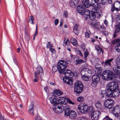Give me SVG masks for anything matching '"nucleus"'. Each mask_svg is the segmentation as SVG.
I'll return each instance as SVG.
<instances>
[{"label": "nucleus", "mask_w": 120, "mask_h": 120, "mask_svg": "<svg viewBox=\"0 0 120 120\" xmlns=\"http://www.w3.org/2000/svg\"><path fill=\"white\" fill-rule=\"evenodd\" d=\"M91 15H90V11L87 9H85L83 12V15L86 19L90 18L92 20L94 19L96 17H99L101 15L100 12L98 11L95 8H92L91 11Z\"/></svg>", "instance_id": "f257e3e1"}, {"label": "nucleus", "mask_w": 120, "mask_h": 120, "mask_svg": "<svg viewBox=\"0 0 120 120\" xmlns=\"http://www.w3.org/2000/svg\"><path fill=\"white\" fill-rule=\"evenodd\" d=\"M67 63L66 62L63 60L60 61L58 63L57 67L56 66H53L52 68V71L55 72L57 70L60 73H62L64 71V69L67 66Z\"/></svg>", "instance_id": "f03ea898"}, {"label": "nucleus", "mask_w": 120, "mask_h": 120, "mask_svg": "<svg viewBox=\"0 0 120 120\" xmlns=\"http://www.w3.org/2000/svg\"><path fill=\"white\" fill-rule=\"evenodd\" d=\"M115 77L114 73L110 70H105L104 71L102 75V79L106 80L112 79Z\"/></svg>", "instance_id": "7ed1b4c3"}, {"label": "nucleus", "mask_w": 120, "mask_h": 120, "mask_svg": "<svg viewBox=\"0 0 120 120\" xmlns=\"http://www.w3.org/2000/svg\"><path fill=\"white\" fill-rule=\"evenodd\" d=\"M113 85L112 83L111 84L110 82L107 85V90H106L102 91L101 93V95L102 97L104 98L106 96L111 98L112 97V91L110 90V88L112 87V86Z\"/></svg>", "instance_id": "20e7f679"}, {"label": "nucleus", "mask_w": 120, "mask_h": 120, "mask_svg": "<svg viewBox=\"0 0 120 120\" xmlns=\"http://www.w3.org/2000/svg\"><path fill=\"white\" fill-rule=\"evenodd\" d=\"M112 83L113 85L112 87L110 88V90L112 91V97H118L120 94V91L119 89V87L117 83L114 82H110L111 84Z\"/></svg>", "instance_id": "39448f33"}, {"label": "nucleus", "mask_w": 120, "mask_h": 120, "mask_svg": "<svg viewBox=\"0 0 120 120\" xmlns=\"http://www.w3.org/2000/svg\"><path fill=\"white\" fill-rule=\"evenodd\" d=\"M97 1L95 0H82V2L85 7L86 8L89 7L91 5L94 7H98V4Z\"/></svg>", "instance_id": "423d86ee"}, {"label": "nucleus", "mask_w": 120, "mask_h": 120, "mask_svg": "<svg viewBox=\"0 0 120 120\" xmlns=\"http://www.w3.org/2000/svg\"><path fill=\"white\" fill-rule=\"evenodd\" d=\"M83 87L81 82L77 81L74 84V92L78 94H80L82 91Z\"/></svg>", "instance_id": "0eeeda50"}, {"label": "nucleus", "mask_w": 120, "mask_h": 120, "mask_svg": "<svg viewBox=\"0 0 120 120\" xmlns=\"http://www.w3.org/2000/svg\"><path fill=\"white\" fill-rule=\"evenodd\" d=\"M115 10L116 11H120V2L116 1L114 2L113 4L112 5L111 9V12L113 13Z\"/></svg>", "instance_id": "6e6552de"}, {"label": "nucleus", "mask_w": 120, "mask_h": 120, "mask_svg": "<svg viewBox=\"0 0 120 120\" xmlns=\"http://www.w3.org/2000/svg\"><path fill=\"white\" fill-rule=\"evenodd\" d=\"M35 76L37 77V75L40 77L41 78L43 77L44 72L43 69L40 66H38L36 69V71L35 72Z\"/></svg>", "instance_id": "1a4fd4ad"}, {"label": "nucleus", "mask_w": 120, "mask_h": 120, "mask_svg": "<svg viewBox=\"0 0 120 120\" xmlns=\"http://www.w3.org/2000/svg\"><path fill=\"white\" fill-rule=\"evenodd\" d=\"M113 103L112 100L111 99H108L104 102V105L106 108L110 109L113 106Z\"/></svg>", "instance_id": "9d476101"}, {"label": "nucleus", "mask_w": 120, "mask_h": 120, "mask_svg": "<svg viewBox=\"0 0 120 120\" xmlns=\"http://www.w3.org/2000/svg\"><path fill=\"white\" fill-rule=\"evenodd\" d=\"M92 79L93 82L91 84V85L93 86L96 87L98 83L100 81V77L98 75H94L92 76Z\"/></svg>", "instance_id": "9b49d317"}, {"label": "nucleus", "mask_w": 120, "mask_h": 120, "mask_svg": "<svg viewBox=\"0 0 120 120\" xmlns=\"http://www.w3.org/2000/svg\"><path fill=\"white\" fill-rule=\"evenodd\" d=\"M112 112L116 116H118L120 114V105H117L113 107Z\"/></svg>", "instance_id": "f8f14e48"}, {"label": "nucleus", "mask_w": 120, "mask_h": 120, "mask_svg": "<svg viewBox=\"0 0 120 120\" xmlns=\"http://www.w3.org/2000/svg\"><path fill=\"white\" fill-rule=\"evenodd\" d=\"M78 109L82 113H85L87 112L88 107L87 105L81 104L79 106Z\"/></svg>", "instance_id": "ddd939ff"}, {"label": "nucleus", "mask_w": 120, "mask_h": 120, "mask_svg": "<svg viewBox=\"0 0 120 120\" xmlns=\"http://www.w3.org/2000/svg\"><path fill=\"white\" fill-rule=\"evenodd\" d=\"M65 69H64V71L63 73L62 74H63L65 76V77H68L71 76H73L74 75V74L71 71L69 70H64ZM75 73L76 75L77 76V75L79 74V73L78 72H75L74 74L75 75Z\"/></svg>", "instance_id": "4468645a"}, {"label": "nucleus", "mask_w": 120, "mask_h": 120, "mask_svg": "<svg viewBox=\"0 0 120 120\" xmlns=\"http://www.w3.org/2000/svg\"><path fill=\"white\" fill-rule=\"evenodd\" d=\"M101 112L98 111H95L91 113V117L93 120H97L99 118V116Z\"/></svg>", "instance_id": "2eb2a0df"}, {"label": "nucleus", "mask_w": 120, "mask_h": 120, "mask_svg": "<svg viewBox=\"0 0 120 120\" xmlns=\"http://www.w3.org/2000/svg\"><path fill=\"white\" fill-rule=\"evenodd\" d=\"M63 80L64 82L68 85H72V80L71 77H64L63 78Z\"/></svg>", "instance_id": "dca6fc26"}, {"label": "nucleus", "mask_w": 120, "mask_h": 120, "mask_svg": "<svg viewBox=\"0 0 120 120\" xmlns=\"http://www.w3.org/2000/svg\"><path fill=\"white\" fill-rule=\"evenodd\" d=\"M120 32V24H119L115 25V31L113 35L114 38H116L118 36Z\"/></svg>", "instance_id": "f3484780"}, {"label": "nucleus", "mask_w": 120, "mask_h": 120, "mask_svg": "<svg viewBox=\"0 0 120 120\" xmlns=\"http://www.w3.org/2000/svg\"><path fill=\"white\" fill-rule=\"evenodd\" d=\"M91 70L88 68H84L81 72V74H84L90 77L91 75Z\"/></svg>", "instance_id": "a211bd4d"}, {"label": "nucleus", "mask_w": 120, "mask_h": 120, "mask_svg": "<svg viewBox=\"0 0 120 120\" xmlns=\"http://www.w3.org/2000/svg\"><path fill=\"white\" fill-rule=\"evenodd\" d=\"M113 60V58H111L107 60H105L104 63V66L105 67L107 68H111L112 66V63Z\"/></svg>", "instance_id": "6ab92c4d"}, {"label": "nucleus", "mask_w": 120, "mask_h": 120, "mask_svg": "<svg viewBox=\"0 0 120 120\" xmlns=\"http://www.w3.org/2000/svg\"><path fill=\"white\" fill-rule=\"evenodd\" d=\"M113 70L116 74L120 75V66L117 64L115 65L114 66Z\"/></svg>", "instance_id": "aec40b11"}, {"label": "nucleus", "mask_w": 120, "mask_h": 120, "mask_svg": "<svg viewBox=\"0 0 120 120\" xmlns=\"http://www.w3.org/2000/svg\"><path fill=\"white\" fill-rule=\"evenodd\" d=\"M67 98L65 97H59L57 99V100L58 103L61 104L62 105H65L67 103Z\"/></svg>", "instance_id": "412c9836"}, {"label": "nucleus", "mask_w": 120, "mask_h": 120, "mask_svg": "<svg viewBox=\"0 0 120 120\" xmlns=\"http://www.w3.org/2000/svg\"><path fill=\"white\" fill-rule=\"evenodd\" d=\"M77 116L76 113L75 111L71 110L69 112V117L71 119L74 120Z\"/></svg>", "instance_id": "4be33fe9"}, {"label": "nucleus", "mask_w": 120, "mask_h": 120, "mask_svg": "<svg viewBox=\"0 0 120 120\" xmlns=\"http://www.w3.org/2000/svg\"><path fill=\"white\" fill-rule=\"evenodd\" d=\"M85 9V8L82 7V5H79L77 6V10L78 12L81 14V15H83V12L84 11Z\"/></svg>", "instance_id": "5701e85b"}, {"label": "nucleus", "mask_w": 120, "mask_h": 120, "mask_svg": "<svg viewBox=\"0 0 120 120\" xmlns=\"http://www.w3.org/2000/svg\"><path fill=\"white\" fill-rule=\"evenodd\" d=\"M34 105L33 103H32L29 105V110H28V112L31 114L33 115H34Z\"/></svg>", "instance_id": "b1692460"}, {"label": "nucleus", "mask_w": 120, "mask_h": 120, "mask_svg": "<svg viewBox=\"0 0 120 120\" xmlns=\"http://www.w3.org/2000/svg\"><path fill=\"white\" fill-rule=\"evenodd\" d=\"M79 25L77 24H75L74 27L73 28V31L75 34L78 35L79 34V31L78 29Z\"/></svg>", "instance_id": "393cba45"}, {"label": "nucleus", "mask_w": 120, "mask_h": 120, "mask_svg": "<svg viewBox=\"0 0 120 120\" xmlns=\"http://www.w3.org/2000/svg\"><path fill=\"white\" fill-rule=\"evenodd\" d=\"M62 94V92L59 90H56L53 92V95L55 97H57Z\"/></svg>", "instance_id": "a878e982"}, {"label": "nucleus", "mask_w": 120, "mask_h": 120, "mask_svg": "<svg viewBox=\"0 0 120 120\" xmlns=\"http://www.w3.org/2000/svg\"><path fill=\"white\" fill-rule=\"evenodd\" d=\"M49 100L50 102L53 104V105L57 102L56 101V99L53 96H52L50 98Z\"/></svg>", "instance_id": "bb28decb"}, {"label": "nucleus", "mask_w": 120, "mask_h": 120, "mask_svg": "<svg viewBox=\"0 0 120 120\" xmlns=\"http://www.w3.org/2000/svg\"><path fill=\"white\" fill-rule=\"evenodd\" d=\"M63 105L57 102L56 104H55L53 107V108H62L63 109Z\"/></svg>", "instance_id": "cd10ccee"}, {"label": "nucleus", "mask_w": 120, "mask_h": 120, "mask_svg": "<svg viewBox=\"0 0 120 120\" xmlns=\"http://www.w3.org/2000/svg\"><path fill=\"white\" fill-rule=\"evenodd\" d=\"M82 79L84 81H88L89 80L90 77L85 74H84L81 75Z\"/></svg>", "instance_id": "c85d7f7f"}, {"label": "nucleus", "mask_w": 120, "mask_h": 120, "mask_svg": "<svg viewBox=\"0 0 120 120\" xmlns=\"http://www.w3.org/2000/svg\"><path fill=\"white\" fill-rule=\"evenodd\" d=\"M53 109L54 112L57 114H60L62 113L63 111V109L62 108H53Z\"/></svg>", "instance_id": "c756f323"}, {"label": "nucleus", "mask_w": 120, "mask_h": 120, "mask_svg": "<svg viewBox=\"0 0 120 120\" xmlns=\"http://www.w3.org/2000/svg\"><path fill=\"white\" fill-rule=\"evenodd\" d=\"M115 49L118 52H120V42L117 43L115 46Z\"/></svg>", "instance_id": "7c9ffc66"}, {"label": "nucleus", "mask_w": 120, "mask_h": 120, "mask_svg": "<svg viewBox=\"0 0 120 120\" xmlns=\"http://www.w3.org/2000/svg\"><path fill=\"white\" fill-rule=\"evenodd\" d=\"M70 42L73 45H74L75 46L77 45V42L76 40L74 38H72L70 39Z\"/></svg>", "instance_id": "2f4dec72"}, {"label": "nucleus", "mask_w": 120, "mask_h": 120, "mask_svg": "<svg viewBox=\"0 0 120 120\" xmlns=\"http://www.w3.org/2000/svg\"><path fill=\"white\" fill-rule=\"evenodd\" d=\"M95 48L99 53H101V52L102 53H103V51L102 49L99 46H98L97 47H96Z\"/></svg>", "instance_id": "473e14b6"}, {"label": "nucleus", "mask_w": 120, "mask_h": 120, "mask_svg": "<svg viewBox=\"0 0 120 120\" xmlns=\"http://www.w3.org/2000/svg\"><path fill=\"white\" fill-rule=\"evenodd\" d=\"M98 3L103 5H105L107 2L106 0H96Z\"/></svg>", "instance_id": "72a5a7b5"}, {"label": "nucleus", "mask_w": 120, "mask_h": 120, "mask_svg": "<svg viewBox=\"0 0 120 120\" xmlns=\"http://www.w3.org/2000/svg\"><path fill=\"white\" fill-rule=\"evenodd\" d=\"M69 4L71 7L73 8L75 7V6L76 5V4H75L74 2L72 0H70Z\"/></svg>", "instance_id": "f704fd0d"}, {"label": "nucleus", "mask_w": 120, "mask_h": 120, "mask_svg": "<svg viewBox=\"0 0 120 120\" xmlns=\"http://www.w3.org/2000/svg\"><path fill=\"white\" fill-rule=\"evenodd\" d=\"M95 106L97 109H100L101 107V105L100 103L98 102L96 103L95 104Z\"/></svg>", "instance_id": "c9c22d12"}, {"label": "nucleus", "mask_w": 120, "mask_h": 120, "mask_svg": "<svg viewBox=\"0 0 120 120\" xmlns=\"http://www.w3.org/2000/svg\"><path fill=\"white\" fill-rule=\"evenodd\" d=\"M76 64H80L84 62V61L82 59L77 60H76Z\"/></svg>", "instance_id": "e433bc0d"}, {"label": "nucleus", "mask_w": 120, "mask_h": 120, "mask_svg": "<svg viewBox=\"0 0 120 120\" xmlns=\"http://www.w3.org/2000/svg\"><path fill=\"white\" fill-rule=\"evenodd\" d=\"M116 21L119 24H120V15H118L116 16Z\"/></svg>", "instance_id": "4c0bfd02"}, {"label": "nucleus", "mask_w": 120, "mask_h": 120, "mask_svg": "<svg viewBox=\"0 0 120 120\" xmlns=\"http://www.w3.org/2000/svg\"><path fill=\"white\" fill-rule=\"evenodd\" d=\"M69 109H67L65 111V116H69Z\"/></svg>", "instance_id": "58836bf2"}, {"label": "nucleus", "mask_w": 120, "mask_h": 120, "mask_svg": "<svg viewBox=\"0 0 120 120\" xmlns=\"http://www.w3.org/2000/svg\"><path fill=\"white\" fill-rule=\"evenodd\" d=\"M77 99L78 101L80 102H81L83 101L84 98L82 97H79L77 98Z\"/></svg>", "instance_id": "ea45409f"}, {"label": "nucleus", "mask_w": 120, "mask_h": 120, "mask_svg": "<svg viewBox=\"0 0 120 120\" xmlns=\"http://www.w3.org/2000/svg\"><path fill=\"white\" fill-rule=\"evenodd\" d=\"M13 59L14 62L15 64L16 65H18V61L16 58L14 56L13 57Z\"/></svg>", "instance_id": "a19ab883"}, {"label": "nucleus", "mask_w": 120, "mask_h": 120, "mask_svg": "<svg viewBox=\"0 0 120 120\" xmlns=\"http://www.w3.org/2000/svg\"><path fill=\"white\" fill-rule=\"evenodd\" d=\"M89 54V53L87 51H85L84 52V58L85 60L87 59V57Z\"/></svg>", "instance_id": "79ce46f5"}, {"label": "nucleus", "mask_w": 120, "mask_h": 120, "mask_svg": "<svg viewBox=\"0 0 120 120\" xmlns=\"http://www.w3.org/2000/svg\"><path fill=\"white\" fill-rule=\"evenodd\" d=\"M32 20V22L33 23V21L34 20V17L32 16H30L28 22H30Z\"/></svg>", "instance_id": "37998d69"}, {"label": "nucleus", "mask_w": 120, "mask_h": 120, "mask_svg": "<svg viewBox=\"0 0 120 120\" xmlns=\"http://www.w3.org/2000/svg\"><path fill=\"white\" fill-rule=\"evenodd\" d=\"M103 120H113V119L110 118L108 116H105Z\"/></svg>", "instance_id": "c03bdc74"}, {"label": "nucleus", "mask_w": 120, "mask_h": 120, "mask_svg": "<svg viewBox=\"0 0 120 120\" xmlns=\"http://www.w3.org/2000/svg\"><path fill=\"white\" fill-rule=\"evenodd\" d=\"M67 103L68 102L69 103L71 104L72 105H74V103L73 102L71 101L69 99L67 98Z\"/></svg>", "instance_id": "a18cd8bd"}, {"label": "nucleus", "mask_w": 120, "mask_h": 120, "mask_svg": "<svg viewBox=\"0 0 120 120\" xmlns=\"http://www.w3.org/2000/svg\"><path fill=\"white\" fill-rule=\"evenodd\" d=\"M116 62L117 64L120 65V56L116 58Z\"/></svg>", "instance_id": "49530a36"}, {"label": "nucleus", "mask_w": 120, "mask_h": 120, "mask_svg": "<svg viewBox=\"0 0 120 120\" xmlns=\"http://www.w3.org/2000/svg\"><path fill=\"white\" fill-rule=\"evenodd\" d=\"M77 52L78 54H79L80 56L83 57V56L80 50H78L77 51Z\"/></svg>", "instance_id": "de8ad7c7"}, {"label": "nucleus", "mask_w": 120, "mask_h": 120, "mask_svg": "<svg viewBox=\"0 0 120 120\" xmlns=\"http://www.w3.org/2000/svg\"><path fill=\"white\" fill-rule=\"evenodd\" d=\"M64 17L66 18L67 17L68 15V12L66 11H65L63 15Z\"/></svg>", "instance_id": "09e8293b"}, {"label": "nucleus", "mask_w": 120, "mask_h": 120, "mask_svg": "<svg viewBox=\"0 0 120 120\" xmlns=\"http://www.w3.org/2000/svg\"><path fill=\"white\" fill-rule=\"evenodd\" d=\"M86 119V117L85 116H82L78 118V120H84Z\"/></svg>", "instance_id": "8fccbe9b"}, {"label": "nucleus", "mask_w": 120, "mask_h": 120, "mask_svg": "<svg viewBox=\"0 0 120 120\" xmlns=\"http://www.w3.org/2000/svg\"><path fill=\"white\" fill-rule=\"evenodd\" d=\"M59 22V20L58 19H56L54 21V24L55 25H57Z\"/></svg>", "instance_id": "3c124183"}, {"label": "nucleus", "mask_w": 120, "mask_h": 120, "mask_svg": "<svg viewBox=\"0 0 120 120\" xmlns=\"http://www.w3.org/2000/svg\"><path fill=\"white\" fill-rule=\"evenodd\" d=\"M85 37L86 38H88L90 36V34L87 31L85 32Z\"/></svg>", "instance_id": "603ef678"}, {"label": "nucleus", "mask_w": 120, "mask_h": 120, "mask_svg": "<svg viewBox=\"0 0 120 120\" xmlns=\"http://www.w3.org/2000/svg\"><path fill=\"white\" fill-rule=\"evenodd\" d=\"M69 42V41L68 40H67L66 41H64V46L66 45Z\"/></svg>", "instance_id": "864d4df0"}, {"label": "nucleus", "mask_w": 120, "mask_h": 120, "mask_svg": "<svg viewBox=\"0 0 120 120\" xmlns=\"http://www.w3.org/2000/svg\"><path fill=\"white\" fill-rule=\"evenodd\" d=\"M74 2L75 4L76 5L78 4L79 0H72Z\"/></svg>", "instance_id": "5fc2aeb1"}, {"label": "nucleus", "mask_w": 120, "mask_h": 120, "mask_svg": "<svg viewBox=\"0 0 120 120\" xmlns=\"http://www.w3.org/2000/svg\"><path fill=\"white\" fill-rule=\"evenodd\" d=\"M63 22V20H61L60 22V24L59 26L60 27H61L62 25Z\"/></svg>", "instance_id": "6e6d98bb"}, {"label": "nucleus", "mask_w": 120, "mask_h": 120, "mask_svg": "<svg viewBox=\"0 0 120 120\" xmlns=\"http://www.w3.org/2000/svg\"><path fill=\"white\" fill-rule=\"evenodd\" d=\"M50 44L51 42L50 41L47 44L46 47L47 49L49 48V47Z\"/></svg>", "instance_id": "4d7b16f0"}, {"label": "nucleus", "mask_w": 120, "mask_h": 120, "mask_svg": "<svg viewBox=\"0 0 120 120\" xmlns=\"http://www.w3.org/2000/svg\"><path fill=\"white\" fill-rule=\"evenodd\" d=\"M39 76L37 75V77L35 76V78L34 79V82H36L38 81V77Z\"/></svg>", "instance_id": "13d9d810"}, {"label": "nucleus", "mask_w": 120, "mask_h": 120, "mask_svg": "<svg viewBox=\"0 0 120 120\" xmlns=\"http://www.w3.org/2000/svg\"><path fill=\"white\" fill-rule=\"evenodd\" d=\"M37 120H42L41 117L39 116H38L36 118Z\"/></svg>", "instance_id": "bf43d9fd"}, {"label": "nucleus", "mask_w": 120, "mask_h": 120, "mask_svg": "<svg viewBox=\"0 0 120 120\" xmlns=\"http://www.w3.org/2000/svg\"><path fill=\"white\" fill-rule=\"evenodd\" d=\"M49 50H51L52 53H54L55 51L54 49L52 48L50 49Z\"/></svg>", "instance_id": "052dcab7"}, {"label": "nucleus", "mask_w": 120, "mask_h": 120, "mask_svg": "<svg viewBox=\"0 0 120 120\" xmlns=\"http://www.w3.org/2000/svg\"><path fill=\"white\" fill-rule=\"evenodd\" d=\"M37 35V31H36L35 33V34H34L33 35V36H34V37H36Z\"/></svg>", "instance_id": "680f3d73"}, {"label": "nucleus", "mask_w": 120, "mask_h": 120, "mask_svg": "<svg viewBox=\"0 0 120 120\" xmlns=\"http://www.w3.org/2000/svg\"><path fill=\"white\" fill-rule=\"evenodd\" d=\"M108 1L109 4H111L112 3V0H108Z\"/></svg>", "instance_id": "e2e57ef3"}, {"label": "nucleus", "mask_w": 120, "mask_h": 120, "mask_svg": "<svg viewBox=\"0 0 120 120\" xmlns=\"http://www.w3.org/2000/svg\"><path fill=\"white\" fill-rule=\"evenodd\" d=\"M104 33L105 34V35L107 36L108 34V33L107 31H105L104 32Z\"/></svg>", "instance_id": "0e129e2a"}, {"label": "nucleus", "mask_w": 120, "mask_h": 120, "mask_svg": "<svg viewBox=\"0 0 120 120\" xmlns=\"http://www.w3.org/2000/svg\"><path fill=\"white\" fill-rule=\"evenodd\" d=\"M20 49L19 48H18L17 49V52H20Z\"/></svg>", "instance_id": "69168bd1"}, {"label": "nucleus", "mask_w": 120, "mask_h": 120, "mask_svg": "<svg viewBox=\"0 0 120 120\" xmlns=\"http://www.w3.org/2000/svg\"><path fill=\"white\" fill-rule=\"evenodd\" d=\"M67 49L68 50L69 52L71 51V50L70 48L68 47L67 48Z\"/></svg>", "instance_id": "338daca9"}, {"label": "nucleus", "mask_w": 120, "mask_h": 120, "mask_svg": "<svg viewBox=\"0 0 120 120\" xmlns=\"http://www.w3.org/2000/svg\"><path fill=\"white\" fill-rule=\"evenodd\" d=\"M50 83L51 85H55V84L54 83H53L52 82H50Z\"/></svg>", "instance_id": "774afa93"}]
</instances>
